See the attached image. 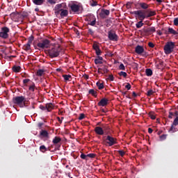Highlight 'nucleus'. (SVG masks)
Here are the masks:
<instances>
[{
    "instance_id": "41",
    "label": "nucleus",
    "mask_w": 178,
    "mask_h": 178,
    "mask_svg": "<svg viewBox=\"0 0 178 178\" xmlns=\"http://www.w3.org/2000/svg\"><path fill=\"white\" fill-rule=\"evenodd\" d=\"M154 95V90H149L147 92V97H151V95Z\"/></svg>"
},
{
    "instance_id": "49",
    "label": "nucleus",
    "mask_w": 178,
    "mask_h": 178,
    "mask_svg": "<svg viewBox=\"0 0 178 178\" xmlns=\"http://www.w3.org/2000/svg\"><path fill=\"white\" fill-rule=\"evenodd\" d=\"M167 135L163 134L160 136L161 140H166Z\"/></svg>"
},
{
    "instance_id": "6",
    "label": "nucleus",
    "mask_w": 178,
    "mask_h": 178,
    "mask_svg": "<svg viewBox=\"0 0 178 178\" xmlns=\"http://www.w3.org/2000/svg\"><path fill=\"white\" fill-rule=\"evenodd\" d=\"M87 22H88V24L89 26H92V27H95V24H97V17L93 14H89L87 15Z\"/></svg>"
},
{
    "instance_id": "17",
    "label": "nucleus",
    "mask_w": 178,
    "mask_h": 178,
    "mask_svg": "<svg viewBox=\"0 0 178 178\" xmlns=\"http://www.w3.org/2000/svg\"><path fill=\"white\" fill-rule=\"evenodd\" d=\"M143 31L146 34H152V33H155V31H156V29H155L154 26H152L145 29Z\"/></svg>"
},
{
    "instance_id": "44",
    "label": "nucleus",
    "mask_w": 178,
    "mask_h": 178,
    "mask_svg": "<svg viewBox=\"0 0 178 178\" xmlns=\"http://www.w3.org/2000/svg\"><path fill=\"white\" fill-rule=\"evenodd\" d=\"M120 70H126V67H124V65L123 63H121L119 66Z\"/></svg>"
},
{
    "instance_id": "5",
    "label": "nucleus",
    "mask_w": 178,
    "mask_h": 178,
    "mask_svg": "<svg viewBox=\"0 0 178 178\" xmlns=\"http://www.w3.org/2000/svg\"><path fill=\"white\" fill-rule=\"evenodd\" d=\"M131 14L135 15V17L138 18V19L140 20L138 23L136 24V29H141L143 26H144L143 22L145 19L140 17V14H138V12L137 10L131 12Z\"/></svg>"
},
{
    "instance_id": "36",
    "label": "nucleus",
    "mask_w": 178,
    "mask_h": 178,
    "mask_svg": "<svg viewBox=\"0 0 178 178\" xmlns=\"http://www.w3.org/2000/svg\"><path fill=\"white\" fill-rule=\"evenodd\" d=\"M172 124L173 126H178V116L175 118Z\"/></svg>"
},
{
    "instance_id": "51",
    "label": "nucleus",
    "mask_w": 178,
    "mask_h": 178,
    "mask_svg": "<svg viewBox=\"0 0 178 178\" xmlns=\"http://www.w3.org/2000/svg\"><path fill=\"white\" fill-rule=\"evenodd\" d=\"M125 88H127V90H130L131 88V85L128 83L126 86H125Z\"/></svg>"
},
{
    "instance_id": "1",
    "label": "nucleus",
    "mask_w": 178,
    "mask_h": 178,
    "mask_svg": "<svg viewBox=\"0 0 178 178\" xmlns=\"http://www.w3.org/2000/svg\"><path fill=\"white\" fill-rule=\"evenodd\" d=\"M76 1H70L68 3V8H70V15H80L83 13V7L74 3Z\"/></svg>"
},
{
    "instance_id": "18",
    "label": "nucleus",
    "mask_w": 178,
    "mask_h": 178,
    "mask_svg": "<svg viewBox=\"0 0 178 178\" xmlns=\"http://www.w3.org/2000/svg\"><path fill=\"white\" fill-rule=\"evenodd\" d=\"M109 100L106 98L102 99L99 102H98L97 105L98 106H106L108 105V102Z\"/></svg>"
},
{
    "instance_id": "64",
    "label": "nucleus",
    "mask_w": 178,
    "mask_h": 178,
    "mask_svg": "<svg viewBox=\"0 0 178 178\" xmlns=\"http://www.w3.org/2000/svg\"><path fill=\"white\" fill-rule=\"evenodd\" d=\"M157 34L159 35H162L163 33V32L162 31H157Z\"/></svg>"
},
{
    "instance_id": "12",
    "label": "nucleus",
    "mask_w": 178,
    "mask_h": 178,
    "mask_svg": "<svg viewBox=\"0 0 178 178\" xmlns=\"http://www.w3.org/2000/svg\"><path fill=\"white\" fill-rule=\"evenodd\" d=\"M8 33H9V28L8 27L2 28L1 32H0V37L4 39L8 38V37H9V35L8 34Z\"/></svg>"
},
{
    "instance_id": "56",
    "label": "nucleus",
    "mask_w": 178,
    "mask_h": 178,
    "mask_svg": "<svg viewBox=\"0 0 178 178\" xmlns=\"http://www.w3.org/2000/svg\"><path fill=\"white\" fill-rule=\"evenodd\" d=\"M60 13H61V10H56V11H55V15H56V16L59 15L60 14Z\"/></svg>"
},
{
    "instance_id": "21",
    "label": "nucleus",
    "mask_w": 178,
    "mask_h": 178,
    "mask_svg": "<svg viewBox=\"0 0 178 178\" xmlns=\"http://www.w3.org/2000/svg\"><path fill=\"white\" fill-rule=\"evenodd\" d=\"M46 109L48 112H51V111L54 109V104H52V103L46 104Z\"/></svg>"
},
{
    "instance_id": "46",
    "label": "nucleus",
    "mask_w": 178,
    "mask_h": 178,
    "mask_svg": "<svg viewBox=\"0 0 178 178\" xmlns=\"http://www.w3.org/2000/svg\"><path fill=\"white\" fill-rule=\"evenodd\" d=\"M118 154L119 155H120V156H124V154H126V152H124V151L123 150H119Z\"/></svg>"
},
{
    "instance_id": "38",
    "label": "nucleus",
    "mask_w": 178,
    "mask_h": 178,
    "mask_svg": "<svg viewBox=\"0 0 178 178\" xmlns=\"http://www.w3.org/2000/svg\"><path fill=\"white\" fill-rule=\"evenodd\" d=\"M119 76H122L123 77H127V73L125 72L121 71L118 73Z\"/></svg>"
},
{
    "instance_id": "22",
    "label": "nucleus",
    "mask_w": 178,
    "mask_h": 178,
    "mask_svg": "<svg viewBox=\"0 0 178 178\" xmlns=\"http://www.w3.org/2000/svg\"><path fill=\"white\" fill-rule=\"evenodd\" d=\"M100 127H102L104 132L109 130V126H108L106 124H102Z\"/></svg>"
},
{
    "instance_id": "60",
    "label": "nucleus",
    "mask_w": 178,
    "mask_h": 178,
    "mask_svg": "<svg viewBox=\"0 0 178 178\" xmlns=\"http://www.w3.org/2000/svg\"><path fill=\"white\" fill-rule=\"evenodd\" d=\"M47 1L49 2V3H56L55 0H47Z\"/></svg>"
},
{
    "instance_id": "24",
    "label": "nucleus",
    "mask_w": 178,
    "mask_h": 178,
    "mask_svg": "<svg viewBox=\"0 0 178 178\" xmlns=\"http://www.w3.org/2000/svg\"><path fill=\"white\" fill-rule=\"evenodd\" d=\"M33 2L35 5H42L45 0H33Z\"/></svg>"
},
{
    "instance_id": "20",
    "label": "nucleus",
    "mask_w": 178,
    "mask_h": 178,
    "mask_svg": "<svg viewBox=\"0 0 178 178\" xmlns=\"http://www.w3.org/2000/svg\"><path fill=\"white\" fill-rule=\"evenodd\" d=\"M138 6H140L141 9H144L145 10L149 8V6L147 3L140 2L138 3Z\"/></svg>"
},
{
    "instance_id": "9",
    "label": "nucleus",
    "mask_w": 178,
    "mask_h": 178,
    "mask_svg": "<svg viewBox=\"0 0 178 178\" xmlns=\"http://www.w3.org/2000/svg\"><path fill=\"white\" fill-rule=\"evenodd\" d=\"M106 143L108 145V147H112V145L118 144V139H116V138H113L108 135L106 138Z\"/></svg>"
},
{
    "instance_id": "33",
    "label": "nucleus",
    "mask_w": 178,
    "mask_h": 178,
    "mask_svg": "<svg viewBox=\"0 0 178 178\" xmlns=\"http://www.w3.org/2000/svg\"><path fill=\"white\" fill-rule=\"evenodd\" d=\"M29 91L34 92V91L35 90V84L33 83L32 85H31L29 88Z\"/></svg>"
},
{
    "instance_id": "13",
    "label": "nucleus",
    "mask_w": 178,
    "mask_h": 178,
    "mask_svg": "<svg viewBox=\"0 0 178 178\" xmlns=\"http://www.w3.org/2000/svg\"><path fill=\"white\" fill-rule=\"evenodd\" d=\"M109 15H111V11H109V10L103 8L101 10V12L99 13V16L102 19H106V17L109 16Z\"/></svg>"
},
{
    "instance_id": "54",
    "label": "nucleus",
    "mask_w": 178,
    "mask_h": 178,
    "mask_svg": "<svg viewBox=\"0 0 178 178\" xmlns=\"http://www.w3.org/2000/svg\"><path fill=\"white\" fill-rule=\"evenodd\" d=\"M95 52H96V55H97V56H99V55H101V49H97V50H95Z\"/></svg>"
},
{
    "instance_id": "8",
    "label": "nucleus",
    "mask_w": 178,
    "mask_h": 178,
    "mask_svg": "<svg viewBox=\"0 0 178 178\" xmlns=\"http://www.w3.org/2000/svg\"><path fill=\"white\" fill-rule=\"evenodd\" d=\"M14 104L20 106V108H23L24 106V97H16L13 99Z\"/></svg>"
},
{
    "instance_id": "2",
    "label": "nucleus",
    "mask_w": 178,
    "mask_h": 178,
    "mask_svg": "<svg viewBox=\"0 0 178 178\" xmlns=\"http://www.w3.org/2000/svg\"><path fill=\"white\" fill-rule=\"evenodd\" d=\"M136 11L138 12V15H140V19H148V17H152V16L156 15V12L152 10L151 9L145 10H138Z\"/></svg>"
},
{
    "instance_id": "32",
    "label": "nucleus",
    "mask_w": 178,
    "mask_h": 178,
    "mask_svg": "<svg viewBox=\"0 0 178 178\" xmlns=\"http://www.w3.org/2000/svg\"><path fill=\"white\" fill-rule=\"evenodd\" d=\"M101 69H102V72H103V74H104L105 73H108V72H109V70H108V67H106V65H104Z\"/></svg>"
},
{
    "instance_id": "26",
    "label": "nucleus",
    "mask_w": 178,
    "mask_h": 178,
    "mask_svg": "<svg viewBox=\"0 0 178 178\" xmlns=\"http://www.w3.org/2000/svg\"><path fill=\"white\" fill-rule=\"evenodd\" d=\"M169 131H171V133H176V131H178V129L176 128V126L172 124Z\"/></svg>"
},
{
    "instance_id": "16",
    "label": "nucleus",
    "mask_w": 178,
    "mask_h": 178,
    "mask_svg": "<svg viewBox=\"0 0 178 178\" xmlns=\"http://www.w3.org/2000/svg\"><path fill=\"white\" fill-rule=\"evenodd\" d=\"M67 81L70 82V84H74V81H76V78L74 75L72 73H69L67 74Z\"/></svg>"
},
{
    "instance_id": "53",
    "label": "nucleus",
    "mask_w": 178,
    "mask_h": 178,
    "mask_svg": "<svg viewBox=\"0 0 178 178\" xmlns=\"http://www.w3.org/2000/svg\"><path fill=\"white\" fill-rule=\"evenodd\" d=\"M148 46L150 47V48H154V47H155V44H154V43H152V42H149L148 43Z\"/></svg>"
},
{
    "instance_id": "7",
    "label": "nucleus",
    "mask_w": 178,
    "mask_h": 178,
    "mask_svg": "<svg viewBox=\"0 0 178 178\" xmlns=\"http://www.w3.org/2000/svg\"><path fill=\"white\" fill-rule=\"evenodd\" d=\"M108 38L110 41H119V36L113 30H111L108 32Z\"/></svg>"
},
{
    "instance_id": "4",
    "label": "nucleus",
    "mask_w": 178,
    "mask_h": 178,
    "mask_svg": "<svg viewBox=\"0 0 178 178\" xmlns=\"http://www.w3.org/2000/svg\"><path fill=\"white\" fill-rule=\"evenodd\" d=\"M164 52L165 55H169L173 52L175 49V42H168L164 46Z\"/></svg>"
},
{
    "instance_id": "40",
    "label": "nucleus",
    "mask_w": 178,
    "mask_h": 178,
    "mask_svg": "<svg viewBox=\"0 0 178 178\" xmlns=\"http://www.w3.org/2000/svg\"><path fill=\"white\" fill-rule=\"evenodd\" d=\"M38 76H42L44 74V70H39L37 71Z\"/></svg>"
},
{
    "instance_id": "10",
    "label": "nucleus",
    "mask_w": 178,
    "mask_h": 178,
    "mask_svg": "<svg viewBox=\"0 0 178 178\" xmlns=\"http://www.w3.org/2000/svg\"><path fill=\"white\" fill-rule=\"evenodd\" d=\"M161 31L163 34H165V35H168V34H172L173 35H177L178 32L176 31L173 28H168V30L166 29H162Z\"/></svg>"
},
{
    "instance_id": "63",
    "label": "nucleus",
    "mask_w": 178,
    "mask_h": 178,
    "mask_svg": "<svg viewBox=\"0 0 178 178\" xmlns=\"http://www.w3.org/2000/svg\"><path fill=\"white\" fill-rule=\"evenodd\" d=\"M132 96L134 97V98H136V97H137V93H136V92H132Z\"/></svg>"
},
{
    "instance_id": "19",
    "label": "nucleus",
    "mask_w": 178,
    "mask_h": 178,
    "mask_svg": "<svg viewBox=\"0 0 178 178\" xmlns=\"http://www.w3.org/2000/svg\"><path fill=\"white\" fill-rule=\"evenodd\" d=\"M95 131L96 134H98L99 136H104V129L101 127H96L95 128Z\"/></svg>"
},
{
    "instance_id": "11",
    "label": "nucleus",
    "mask_w": 178,
    "mask_h": 178,
    "mask_svg": "<svg viewBox=\"0 0 178 178\" xmlns=\"http://www.w3.org/2000/svg\"><path fill=\"white\" fill-rule=\"evenodd\" d=\"M135 52L136 54H138V55H143V56H145L147 55V52H145V50L144 49V47L141 45H137L136 47Z\"/></svg>"
},
{
    "instance_id": "25",
    "label": "nucleus",
    "mask_w": 178,
    "mask_h": 178,
    "mask_svg": "<svg viewBox=\"0 0 178 178\" xmlns=\"http://www.w3.org/2000/svg\"><path fill=\"white\" fill-rule=\"evenodd\" d=\"M145 73L146 76H147L148 77H151V76H152V70L147 68L146 69Z\"/></svg>"
},
{
    "instance_id": "48",
    "label": "nucleus",
    "mask_w": 178,
    "mask_h": 178,
    "mask_svg": "<svg viewBox=\"0 0 178 178\" xmlns=\"http://www.w3.org/2000/svg\"><path fill=\"white\" fill-rule=\"evenodd\" d=\"M108 80H110L111 81H113V80H115V77L113 76V75L110 74L108 76Z\"/></svg>"
},
{
    "instance_id": "23",
    "label": "nucleus",
    "mask_w": 178,
    "mask_h": 178,
    "mask_svg": "<svg viewBox=\"0 0 178 178\" xmlns=\"http://www.w3.org/2000/svg\"><path fill=\"white\" fill-rule=\"evenodd\" d=\"M60 141H62V139L59 137H55L53 140V143L56 145V144H60Z\"/></svg>"
},
{
    "instance_id": "30",
    "label": "nucleus",
    "mask_w": 178,
    "mask_h": 178,
    "mask_svg": "<svg viewBox=\"0 0 178 178\" xmlns=\"http://www.w3.org/2000/svg\"><path fill=\"white\" fill-rule=\"evenodd\" d=\"M40 136H42V137L48 138V131L45 130H42L40 131Z\"/></svg>"
},
{
    "instance_id": "55",
    "label": "nucleus",
    "mask_w": 178,
    "mask_h": 178,
    "mask_svg": "<svg viewBox=\"0 0 178 178\" xmlns=\"http://www.w3.org/2000/svg\"><path fill=\"white\" fill-rule=\"evenodd\" d=\"M173 116H174L173 113L169 112V115H168L169 119H172Z\"/></svg>"
},
{
    "instance_id": "43",
    "label": "nucleus",
    "mask_w": 178,
    "mask_h": 178,
    "mask_svg": "<svg viewBox=\"0 0 178 178\" xmlns=\"http://www.w3.org/2000/svg\"><path fill=\"white\" fill-rule=\"evenodd\" d=\"M92 48L93 49H95V51H96L99 49V46H98L97 43H94L92 45Z\"/></svg>"
},
{
    "instance_id": "34",
    "label": "nucleus",
    "mask_w": 178,
    "mask_h": 178,
    "mask_svg": "<svg viewBox=\"0 0 178 178\" xmlns=\"http://www.w3.org/2000/svg\"><path fill=\"white\" fill-rule=\"evenodd\" d=\"M40 151H41V152H46L47 147H45V145H41L40 147Z\"/></svg>"
},
{
    "instance_id": "15",
    "label": "nucleus",
    "mask_w": 178,
    "mask_h": 178,
    "mask_svg": "<svg viewBox=\"0 0 178 178\" xmlns=\"http://www.w3.org/2000/svg\"><path fill=\"white\" fill-rule=\"evenodd\" d=\"M34 38H29L28 40L27 44L24 46V49L25 51H30L31 49V44H33V41Z\"/></svg>"
},
{
    "instance_id": "61",
    "label": "nucleus",
    "mask_w": 178,
    "mask_h": 178,
    "mask_svg": "<svg viewBox=\"0 0 178 178\" xmlns=\"http://www.w3.org/2000/svg\"><path fill=\"white\" fill-rule=\"evenodd\" d=\"M74 31H75L76 34H77L78 35H80V32L77 29L74 28Z\"/></svg>"
},
{
    "instance_id": "58",
    "label": "nucleus",
    "mask_w": 178,
    "mask_h": 178,
    "mask_svg": "<svg viewBox=\"0 0 178 178\" xmlns=\"http://www.w3.org/2000/svg\"><path fill=\"white\" fill-rule=\"evenodd\" d=\"M67 45L68 47H70L71 49H72V46L73 45V43L72 42H67Z\"/></svg>"
},
{
    "instance_id": "62",
    "label": "nucleus",
    "mask_w": 178,
    "mask_h": 178,
    "mask_svg": "<svg viewBox=\"0 0 178 178\" xmlns=\"http://www.w3.org/2000/svg\"><path fill=\"white\" fill-rule=\"evenodd\" d=\"M98 73H99L100 74H104V72H102L101 68H98Z\"/></svg>"
},
{
    "instance_id": "31",
    "label": "nucleus",
    "mask_w": 178,
    "mask_h": 178,
    "mask_svg": "<svg viewBox=\"0 0 178 178\" xmlns=\"http://www.w3.org/2000/svg\"><path fill=\"white\" fill-rule=\"evenodd\" d=\"M20 69H21L20 66H14V67H13V72H15V73H18V72H20Z\"/></svg>"
},
{
    "instance_id": "57",
    "label": "nucleus",
    "mask_w": 178,
    "mask_h": 178,
    "mask_svg": "<svg viewBox=\"0 0 178 178\" xmlns=\"http://www.w3.org/2000/svg\"><path fill=\"white\" fill-rule=\"evenodd\" d=\"M153 131H154V130L152 128H148V134H152Z\"/></svg>"
},
{
    "instance_id": "27",
    "label": "nucleus",
    "mask_w": 178,
    "mask_h": 178,
    "mask_svg": "<svg viewBox=\"0 0 178 178\" xmlns=\"http://www.w3.org/2000/svg\"><path fill=\"white\" fill-rule=\"evenodd\" d=\"M60 10H61V13H60L61 17H65L67 16V10L60 9Z\"/></svg>"
},
{
    "instance_id": "52",
    "label": "nucleus",
    "mask_w": 178,
    "mask_h": 178,
    "mask_svg": "<svg viewBox=\"0 0 178 178\" xmlns=\"http://www.w3.org/2000/svg\"><path fill=\"white\" fill-rule=\"evenodd\" d=\"M87 156V154H84L83 153L81 154V159H86Z\"/></svg>"
},
{
    "instance_id": "29",
    "label": "nucleus",
    "mask_w": 178,
    "mask_h": 178,
    "mask_svg": "<svg viewBox=\"0 0 178 178\" xmlns=\"http://www.w3.org/2000/svg\"><path fill=\"white\" fill-rule=\"evenodd\" d=\"M96 86L98 87L99 90H104V83L98 81L97 82Z\"/></svg>"
},
{
    "instance_id": "35",
    "label": "nucleus",
    "mask_w": 178,
    "mask_h": 178,
    "mask_svg": "<svg viewBox=\"0 0 178 178\" xmlns=\"http://www.w3.org/2000/svg\"><path fill=\"white\" fill-rule=\"evenodd\" d=\"M89 94H91V95H93V97H95L97 95V92L94 89L89 90Z\"/></svg>"
},
{
    "instance_id": "37",
    "label": "nucleus",
    "mask_w": 178,
    "mask_h": 178,
    "mask_svg": "<svg viewBox=\"0 0 178 178\" xmlns=\"http://www.w3.org/2000/svg\"><path fill=\"white\" fill-rule=\"evenodd\" d=\"M97 5H98V2H97V1L92 0L90 1V6H97Z\"/></svg>"
},
{
    "instance_id": "47",
    "label": "nucleus",
    "mask_w": 178,
    "mask_h": 178,
    "mask_svg": "<svg viewBox=\"0 0 178 178\" xmlns=\"http://www.w3.org/2000/svg\"><path fill=\"white\" fill-rule=\"evenodd\" d=\"M95 156H96L95 154H92V153L87 154V156H88V158H95Z\"/></svg>"
},
{
    "instance_id": "3",
    "label": "nucleus",
    "mask_w": 178,
    "mask_h": 178,
    "mask_svg": "<svg viewBox=\"0 0 178 178\" xmlns=\"http://www.w3.org/2000/svg\"><path fill=\"white\" fill-rule=\"evenodd\" d=\"M60 53V45L56 44L51 50H49V55L50 58H56L59 56Z\"/></svg>"
},
{
    "instance_id": "28",
    "label": "nucleus",
    "mask_w": 178,
    "mask_h": 178,
    "mask_svg": "<svg viewBox=\"0 0 178 178\" xmlns=\"http://www.w3.org/2000/svg\"><path fill=\"white\" fill-rule=\"evenodd\" d=\"M149 117L152 120H155L156 119V116L155 115V113L151 111L149 113Z\"/></svg>"
},
{
    "instance_id": "50",
    "label": "nucleus",
    "mask_w": 178,
    "mask_h": 178,
    "mask_svg": "<svg viewBox=\"0 0 178 178\" xmlns=\"http://www.w3.org/2000/svg\"><path fill=\"white\" fill-rule=\"evenodd\" d=\"M174 26H178V17L174 19Z\"/></svg>"
},
{
    "instance_id": "59",
    "label": "nucleus",
    "mask_w": 178,
    "mask_h": 178,
    "mask_svg": "<svg viewBox=\"0 0 178 178\" xmlns=\"http://www.w3.org/2000/svg\"><path fill=\"white\" fill-rule=\"evenodd\" d=\"M29 81H30V79H24L23 83L24 84H26V83H29Z\"/></svg>"
},
{
    "instance_id": "14",
    "label": "nucleus",
    "mask_w": 178,
    "mask_h": 178,
    "mask_svg": "<svg viewBox=\"0 0 178 178\" xmlns=\"http://www.w3.org/2000/svg\"><path fill=\"white\" fill-rule=\"evenodd\" d=\"M38 48H42L44 49V48H48L49 47V40L45 39L42 42L38 43Z\"/></svg>"
},
{
    "instance_id": "39",
    "label": "nucleus",
    "mask_w": 178,
    "mask_h": 178,
    "mask_svg": "<svg viewBox=\"0 0 178 178\" xmlns=\"http://www.w3.org/2000/svg\"><path fill=\"white\" fill-rule=\"evenodd\" d=\"M95 65H102V61L101 60H99L98 58L95 59Z\"/></svg>"
},
{
    "instance_id": "45",
    "label": "nucleus",
    "mask_w": 178,
    "mask_h": 178,
    "mask_svg": "<svg viewBox=\"0 0 178 178\" xmlns=\"http://www.w3.org/2000/svg\"><path fill=\"white\" fill-rule=\"evenodd\" d=\"M86 118V115L84 113H81L79 117V120H83Z\"/></svg>"
},
{
    "instance_id": "42",
    "label": "nucleus",
    "mask_w": 178,
    "mask_h": 178,
    "mask_svg": "<svg viewBox=\"0 0 178 178\" xmlns=\"http://www.w3.org/2000/svg\"><path fill=\"white\" fill-rule=\"evenodd\" d=\"M88 34L90 35H92L94 34V31L92 29H88Z\"/></svg>"
}]
</instances>
